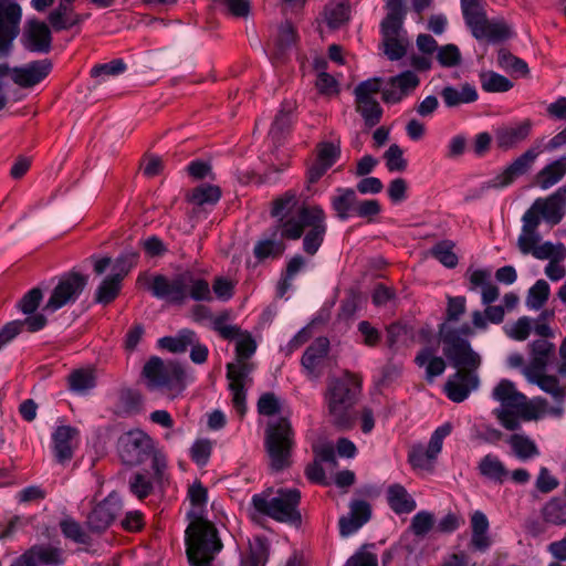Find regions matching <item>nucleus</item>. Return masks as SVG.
I'll list each match as a JSON object with an SVG mask.
<instances>
[{"mask_svg": "<svg viewBox=\"0 0 566 566\" xmlns=\"http://www.w3.org/2000/svg\"><path fill=\"white\" fill-rule=\"evenodd\" d=\"M384 53L390 61L400 60L407 53L409 40L403 27H380Z\"/></svg>", "mask_w": 566, "mask_h": 566, "instance_id": "24", "label": "nucleus"}, {"mask_svg": "<svg viewBox=\"0 0 566 566\" xmlns=\"http://www.w3.org/2000/svg\"><path fill=\"white\" fill-rule=\"evenodd\" d=\"M549 293L551 287L545 280L536 281L535 284L528 290L526 296V306L530 310L535 311L542 308L548 300Z\"/></svg>", "mask_w": 566, "mask_h": 566, "instance_id": "49", "label": "nucleus"}, {"mask_svg": "<svg viewBox=\"0 0 566 566\" xmlns=\"http://www.w3.org/2000/svg\"><path fill=\"white\" fill-rule=\"evenodd\" d=\"M155 442L139 429L124 432L117 440V453L122 462L129 467L139 465L154 453Z\"/></svg>", "mask_w": 566, "mask_h": 566, "instance_id": "11", "label": "nucleus"}, {"mask_svg": "<svg viewBox=\"0 0 566 566\" xmlns=\"http://www.w3.org/2000/svg\"><path fill=\"white\" fill-rule=\"evenodd\" d=\"M373 547L374 545H364L344 566H378L377 555L370 551Z\"/></svg>", "mask_w": 566, "mask_h": 566, "instance_id": "64", "label": "nucleus"}, {"mask_svg": "<svg viewBox=\"0 0 566 566\" xmlns=\"http://www.w3.org/2000/svg\"><path fill=\"white\" fill-rule=\"evenodd\" d=\"M465 297L464 296H455V297H449L448 300V308H447V316L448 319L440 326L439 334L441 335V328L443 325H448V327L451 331H454L457 333V336L462 338L460 335L469 336L473 334V328L469 325H463L459 329H454L450 326V322H458L460 317L465 312Z\"/></svg>", "mask_w": 566, "mask_h": 566, "instance_id": "40", "label": "nucleus"}, {"mask_svg": "<svg viewBox=\"0 0 566 566\" xmlns=\"http://www.w3.org/2000/svg\"><path fill=\"white\" fill-rule=\"evenodd\" d=\"M21 7L13 0H0V56L9 54L20 31Z\"/></svg>", "mask_w": 566, "mask_h": 566, "instance_id": "15", "label": "nucleus"}, {"mask_svg": "<svg viewBox=\"0 0 566 566\" xmlns=\"http://www.w3.org/2000/svg\"><path fill=\"white\" fill-rule=\"evenodd\" d=\"M329 350V342L326 337L316 338L305 350L302 357V366L307 376L318 379L323 373L325 358Z\"/></svg>", "mask_w": 566, "mask_h": 566, "instance_id": "22", "label": "nucleus"}, {"mask_svg": "<svg viewBox=\"0 0 566 566\" xmlns=\"http://www.w3.org/2000/svg\"><path fill=\"white\" fill-rule=\"evenodd\" d=\"M268 544L262 537L250 541L249 548L240 556V566H265L268 563Z\"/></svg>", "mask_w": 566, "mask_h": 566, "instance_id": "41", "label": "nucleus"}, {"mask_svg": "<svg viewBox=\"0 0 566 566\" xmlns=\"http://www.w3.org/2000/svg\"><path fill=\"white\" fill-rule=\"evenodd\" d=\"M471 523V545L475 551L486 552L492 539L489 534L490 523L488 516L482 511H474L470 518Z\"/></svg>", "mask_w": 566, "mask_h": 566, "instance_id": "30", "label": "nucleus"}, {"mask_svg": "<svg viewBox=\"0 0 566 566\" xmlns=\"http://www.w3.org/2000/svg\"><path fill=\"white\" fill-rule=\"evenodd\" d=\"M358 197L352 188H337L336 195L332 198V208L339 220L346 221L355 212Z\"/></svg>", "mask_w": 566, "mask_h": 566, "instance_id": "36", "label": "nucleus"}, {"mask_svg": "<svg viewBox=\"0 0 566 566\" xmlns=\"http://www.w3.org/2000/svg\"><path fill=\"white\" fill-rule=\"evenodd\" d=\"M70 389L78 395H84L95 387V377L93 371L78 369L69 376Z\"/></svg>", "mask_w": 566, "mask_h": 566, "instance_id": "48", "label": "nucleus"}, {"mask_svg": "<svg viewBox=\"0 0 566 566\" xmlns=\"http://www.w3.org/2000/svg\"><path fill=\"white\" fill-rule=\"evenodd\" d=\"M453 247L454 244L451 241L443 240L434 244L430 253L441 264L449 269H452L458 264V256L453 252Z\"/></svg>", "mask_w": 566, "mask_h": 566, "instance_id": "52", "label": "nucleus"}, {"mask_svg": "<svg viewBox=\"0 0 566 566\" xmlns=\"http://www.w3.org/2000/svg\"><path fill=\"white\" fill-rule=\"evenodd\" d=\"M522 231L517 239V247L523 254H530L534 251L537 243L541 242L538 232L539 223L531 214H523Z\"/></svg>", "mask_w": 566, "mask_h": 566, "instance_id": "37", "label": "nucleus"}, {"mask_svg": "<svg viewBox=\"0 0 566 566\" xmlns=\"http://www.w3.org/2000/svg\"><path fill=\"white\" fill-rule=\"evenodd\" d=\"M390 509L397 514L410 513L416 509V501L401 484H392L387 490Z\"/></svg>", "mask_w": 566, "mask_h": 566, "instance_id": "39", "label": "nucleus"}, {"mask_svg": "<svg viewBox=\"0 0 566 566\" xmlns=\"http://www.w3.org/2000/svg\"><path fill=\"white\" fill-rule=\"evenodd\" d=\"M360 392L359 379L349 373L328 382L325 400L331 421L340 428L353 423L352 409Z\"/></svg>", "mask_w": 566, "mask_h": 566, "instance_id": "8", "label": "nucleus"}, {"mask_svg": "<svg viewBox=\"0 0 566 566\" xmlns=\"http://www.w3.org/2000/svg\"><path fill=\"white\" fill-rule=\"evenodd\" d=\"M191 518L186 531L187 555L191 566H212L211 562L221 551L222 543L213 524L203 518L207 504V490L201 483H193L188 490Z\"/></svg>", "mask_w": 566, "mask_h": 566, "instance_id": "4", "label": "nucleus"}, {"mask_svg": "<svg viewBox=\"0 0 566 566\" xmlns=\"http://www.w3.org/2000/svg\"><path fill=\"white\" fill-rule=\"evenodd\" d=\"M528 382L538 386L551 395L555 406L551 407L545 398L527 397L520 392L515 385L507 379H502L493 389L492 398L500 402V407L493 410V415L500 424L510 431L521 428V421H531L545 416L560 417L564 412V399L566 387L559 385L556 376L546 375L545 371L525 377Z\"/></svg>", "mask_w": 566, "mask_h": 566, "instance_id": "1", "label": "nucleus"}, {"mask_svg": "<svg viewBox=\"0 0 566 566\" xmlns=\"http://www.w3.org/2000/svg\"><path fill=\"white\" fill-rule=\"evenodd\" d=\"M293 431L290 421L281 417L271 421L266 429L265 448L273 471H282L291 465Z\"/></svg>", "mask_w": 566, "mask_h": 566, "instance_id": "10", "label": "nucleus"}, {"mask_svg": "<svg viewBox=\"0 0 566 566\" xmlns=\"http://www.w3.org/2000/svg\"><path fill=\"white\" fill-rule=\"evenodd\" d=\"M52 69L48 60L29 63L24 67H17L12 71V80L22 87H31L45 78Z\"/></svg>", "mask_w": 566, "mask_h": 566, "instance_id": "26", "label": "nucleus"}, {"mask_svg": "<svg viewBox=\"0 0 566 566\" xmlns=\"http://www.w3.org/2000/svg\"><path fill=\"white\" fill-rule=\"evenodd\" d=\"M235 363L227 365V377L229 379V389L231 391L232 405L235 412L243 417L247 410L245 406V380L251 373V365L247 361L256 350V343L248 332L239 329L235 335Z\"/></svg>", "mask_w": 566, "mask_h": 566, "instance_id": "7", "label": "nucleus"}, {"mask_svg": "<svg viewBox=\"0 0 566 566\" xmlns=\"http://www.w3.org/2000/svg\"><path fill=\"white\" fill-rule=\"evenodd\" d=\"M370 518V505L365 501H354L347 516L339 520L342 536H350L356 533Z\"/></svg>", "mask_w": 566, "mask_h": 566, "instance_id": "27", "label": "nucleus"}, {"mask_svg": "<svg viewBox=\"0 0 566 566\" xmlns=\"http://www.w3.org/2000/svg\"><path fill=\"white\" fill-rule=\"evenodd\" d=\"M533 126V120L525 118L496 128L494 132L496 147L501 150L516 148L530 137Z\"/></svg>", "mask_w": 566, "mask_h": 566, "instance_id": "17", "label": "nucleus"}, {"mask_svg": "<svg viewBox=\"0 0 566 566\" xmlns=\"http://www.w3.org/2000/svg\"><path fill=\"white\" fill-rule=\"evenodd\" d=\"M387 15L380 27H402L406 15L403 0H387Z\"/></svg>", "mask_w": 566, "mask_h": 566, "instance_id": "55", "label": "nucleus"}, {"mask_svg": "<svg viewBox=\"0 0 566 566\" xmlns=\"http://www.w3.org/2000/svg\"><path fill=\"white\" fill-rule=\"evenodd\" d=\"M448 107H455L461 104L473 103L478 99L476 88L471 84H463L460 87L446 86L440 93Z\"/></svg>", "mask_w": 566, "mask_h": 566, "instance_id": "38", "label": "nucleus"}, {"mask_svg": "<svg viewBox=\"0 0 566 566\" xmlns=\"http://www.w3.org/2000/svg\"><path fill=\"white\" fill-rule=\"evenodd\" d=\"M541 154L539 148H528L521 156L515 158L501 174L488 181L483 189L505 188L510 186L517 177L526 174Z\"/></svg>", "mask_w": 566, "mask_h": 566, "instance_id": "16", "label": "nucleus"}, {"mask_svg": "<svg viewBox=\"0 0 566 566\" xmlns=\"http://www.w3.org/2000/svg\"><path fill=\"white\" fill-rule=\"evenodd\" d=\"M470 30L475 39H486L492 42L505 40L511 35V30L504 21H490L486 19L485 13L475 24L470 27Z\"/></svg>", "mask_w": 566, "mask_h": 566, "instance_id": "28", "label": "nucleus"}, {"mask_svg": "<svg viewBox=\"0 0 566 566\" xmlns=\"http://www.w3.org/2000/svg\"><path fill=\"white\" fill-rule=\"evenodd\" d=\"M147 386L151 390H164L176 397L186 386V374L182 367L175 361H164L159 357H151L143 369Z\"/></svg>", "mask_w": 566, "mask_h": 566, "instance_id": "9", "label": "nucleus"}, {"mask_svg": "<svg viewBox=\"0 0 566 566\" xmlns=\"http://www.w3.org/2000/svg\"><path fill=\"white\" fill-rule=\"evenodd\" d=\"M533 329L532 319L527 316L520 317L513 324L504 326L505 334L514 340H525Z\"/></svg>", "mask_w": 566, "mask_h": 566, "instance_id": "58", "label": "nucleus"}, {"mask_svg": "<svg viewBox=\"0 0 566 566\" xmlns=\"http://www.w3.org/2000/svg\"><path fill=\"white\" fill-rule=\"evenodd\" d=\"M566 189L559 187L555 192L534 200L524 214H531L537 223L543 219L551 227L558 224L565 216Z\"/></svg>", "mask_w": 566, "mask_h": 566, "instance_id": "13", "label": "nucleus"}, {"mask_svg": "<svg viewBox=\"0 0 566 566\" xmlns=\"http://www.w3.org/2000/svg\"><path fill=\"white\" fill-rule=\"evenodd\" d=\"M78 430L72 426H59L52 432V450L61 464L69 462L77 446Z\"/></svg>", "mask_w": 566, "mask_h": 566, "instance_id": "20", "label": "nucleus"}, {"mask_svg": "<svg viewBox=\"0 0 566 566\" xmlns=\"http://www.w3.org/2000/svg\"><path fill=\"white\" fill-rule=\"evenodd\" d=\"M282 401L273 392L261 395L258 401V411L262 416L272 417L281 412Z\"/></svg>", "mask_w": 566, "mask_h": 566, "instance_id": "63", "label": "nucleus"}, {"mask_svg": "<svg viewBox=\"0 0 566 566\" xmlns=\"http://www.w3.org/2000/svg\"><path fill=\"white\" fill-rule=\"evenodd\" d=\"M476 470L482 479L494 484H503L510 475L504 462L494 453L483 455L476 464Z\"/></svg>", "mask_w": 566, "mask_h": 566, "instance_id": "29", "label": "nucleus"}, {"mask_svg": "<svg viewBox=\"0 0 566 566\" xmlns=\"http://www.w3.org/2000/svg\"><path fill=\"white\" fill-rule=\"evenodd\" d=\"M301 492L295 488H268L252 496L251 503L255 512L274 521L289 524H300L298 504Z\"/></svg>", "mask_w": 566, "mask_h": 566, "instance_id": "6", "label": "nucleus"}, {"mask_svg": "<svg viewBox=\"0 0 566 566\" xmlns=\"http://www.w3.org/2000/svg\"><path fill=\"white\" fill-rule=\"evenodd\" d=\"M469 290H481V302L483 305L492 304L499 298L500 291L496 285L491 282L492 272L489 269H475L468 271Z\"/></svg>", "mask_w": 566, "mask_h": 566, "instance_id": "25", "label": "nucleus"}, {"mask_svg": "<svg viewBox=\"0 0 566 566\" xmlns=\"http://www.w3.org/2000/svg\"><path fill=\"white\" fill-rule=\"evenodd\" d=\"M271 216L277 220L282 237L292 241L302 238V249L310 256L318 252L327 232V217L321 206L301 203L290 190L273 201Z\"/></svg>", "mask_w": 566, "mask_h": 566, "instance_id": "2", "label": "nucleus"}, {"mask_svg": "<svg viewBox=\"0 0 566 566\" xmlns=\"http://www.w3.org/2000/svg\"><path fill=\"white\" fill-rule=\"evenodd\" d=\"M210 324L211 328L224 339L235 338L240 329L237 325L229 324V314L227 312L213 316Z\"/></svg>", "mask_w": 566, "mask_h": 566, "instance_id": "60", "label": "nucleus"}, {"mask_svg": "<svg viewBox=\"0 0 566 566\" xmlns=\"http://www.w3.org/2000/svg\"><path fill=\"white\" fill-rule=\"evenodd\" d=\"M21 40L24 48L31 52L46 53L51 49V31L42 21L29 20Z\"/></svg>", "mask_w": 566, "mask_h": 566, "instance_id": "21", "label": "nucleus"}, {"mask_svg": "<svg viewBox=\"0 0 566 566\" xmlns=\"http://www.w3.org/2000/svg\"><path fill=\"white\" fill-rule=\"evenodd\" d=\"M122 277L111 274L106 276L95 292V301L99 304H109L113 302L120 291Z\"/></svg>", "mask_w": 566, "mask_h": 566, "instance_id": "45", "label": "nucleus"}, {"mask_svg": "<svg viewBox=\"0 0 566 566\" xmlns=\"http://www.w3.org/2000/svg\"><path fill=\"white\" fill-rule=\"evenodd\" d=\"M126 71V64L122 59H115L108 63L97 64L91 70L93 77L105 80L108 76H116Z\"/></svg>", "mask_w": 566, "mask_h": 566, "instance_id": "59", "label": "nucleus"}, {"mask_svg": "<svg viewBox=\"0 0 566 566\" xmlns=\"http://www.w3.org/2000/svg\"><path fill=\"white\" fill-rule=\"evenodd\" d=\"M420 84L419 76L413 71H405L389 78L382 88V99L388 104H396L411 94Z\"/></svg>", "mask_w": 566, "mask_h": 566, "instance_id": "19", "label": "nucleus"}, {"mask_svg": "<svg viewBox=\"0 0 566 566\" xmlns=\"http://www.w3.org/2000/svg\"><path fill=\"white\" fill-rule=\"evenodd\" d=\"M150 290L155 297L174 305H182L188 298L196 302L213 300L209 282L191 271L174 276L155 275Z\"/></svg>", "mask_w": 566, "mask_h": 566, "instance_id": "5", "label": "nucleus"}, {"mask_svg": "<svg viewBox=\"0 0 566 566\" xmlns=\"http://www.w3.org/2000/svg\"><path fill=\"white\" fill-rule=\"evenodd\" d=\"M386 160V167L389 171H403L407 168V160L403 158L402 149L397 145L392 144L384 154Z\"/></svg>", "mask_w": 566, "mask_h": 566, "instance_id": "62", "label": "nucleus"}, {"mask_svg": "<svg viewBox=\"0 0 566 566\" xmlns=\"http://www.w3.org/2000/svg\"><path fill=\"white\" fill-rule=\"evenodd\" d=\"M120 510V497L112 492L92 510L87 517V526L93 532H102L114 522Z\"/></svg>", "mask_w": 566, "mask_h": 566, "instance_id": "18", "label": "nucleus"}, {"mask_svg": "<svg viewBox=\"0 0 566 566\" xmlns=\"http://www.w3.org/2000/svg\"><path fill=\"white\" fill-rule=\"evenodd\" d=\"M443 354L458 370L448 378L444 384V392L454 402L464 401L469 395L476 390L480 384L475 370L481 364V358L470 343L457 336L448 325L441 328Z\"/></svg>", "mask_w": 566, "mask_h": 566, "instance_id": "3", "label": "nucleus"}, {"mask_svg": "<svg viewBox=\"0 0 566 566\" xmlns=\"http://www.w3.org/2000/svg\"><path fill=\"white\" fill-rule=\"evenodd\" d=\"M452 426L446 422L439 426L431 434L427 446L421 443L410 448L408 462L416 470L431 471L441 453L443 440L451 433Z\"/></svg>", "mask_w": 566, "mask_h": 566, "instance_id": "12", "label": "nucleus"}, {"mask_svg": "<svg viewBox=\"0 0 566 566\" xmlns=\"http://www.w3.org/2000/svg\"><path fill=\"white\" fill-rule=\"evenodd\" d=\"M139 253L133 249L125 250L113 265V274L124 276L137 264Z\"/></svg>", "mask_w": 566, "mask_h": 566, "instance_id": "57", "label": "nucleus"}, {"mask_svg": "<svg viewBox=\"0 0 566 566\" xmlns=\"http://www.w3.org/2000/svg\"><path fill=\"white\" fill-rule=\"evenodd\" d=\"M382 81L379 77L360 82L354 91L355 99H375V95L382 92Z\"/></svg>", "mask_w": 566, "mask_h": 566, "instance_id": "61", "label": "nucleus"}, {"mask_svg": "<svg viewBox=\"0 0 566 566\" xmlns=\"http://www.w3.org/2000/svg\"><path fill=\"white\" fill-rule=\"evenodd\" d=\"M284 240L286 238L281 235V231L279 230V222L271 230V233L268 238L260 240L254 245V255L259 260H264L268 258H279L285 251Z\"/></svg>", "mask_w": 566, "mask_h": 566, "instance_id": "32", "label": "nucleus"}, {"mask_svg": "<svg viewBox=\"0 0 566 566\" xmlns=\"http://www.w3.org/2000/svg\"><path fill=\"white\" fill-rule=\"evenodd\" d=\"M295 39L296 34L294 28L289 22L281 24L273 40V54L275 57L281 59L285 51L295 43Z\"/></svg>", "mask_w": 566, "mask_h": 566, "instance_id": "46", "label": "nucleus"}, {"mask_svg": "<svg viewBox=\"0 0 566 566\" xmlns=\"http://www.w3.org/2000/svg\"><path fill=\"white\" fill-rule=\"evenodd\" d=\"M541 514L545 523L566 525V500L563 496L552 497L543 505Z\"/></svg>", "mask_w": 566, "mask_h": 566, "instance_id": "42", "label": "nucleus"}, {"mask_svg": "<svg viewBox=\"0 0 566 566\" xmlns=\"http://www.w3.org/2000/svg\"><path fill=\"white\" fill-rule=\"evenodd\" d=\"M357 112L363 117L365 124L369 127L380 122L382 109L377 99H355Z\"/></svg>", "mask_w": 566, "mask_h": 566, "instance_id": "47", "label": "nucleus"}, {"mask_svg": "<svg viewBox=\"0 0 566 566\" xmlns=\"http://www.w3.org/2000/svg\"><path fill=\"white\" fill-rule=\"evenodd\" d=\"M531 254L538 260L563 261L566 256V248L563 243L554 244L551 241H546L541 244L537 243Z\"/></svg>", "mask_w": 566, "mask_h": 566, "instance_id": "50", "label": "nucleus"}, {"mask_svg": "<svg viewBox=\"0 0 566 566\" xmlns=\"http://www.w3.org/2000/svg\"><path fill=\"white\" fill-rule=\"evenodd\" d=\"M221 191L219 187L205 185L193 189L190 200L192 203L198 206L214 205L219 201Z\"/></svg>", "mask_w": 566, "mask_h": 566, "instance_id": "53", "label": "nucleus"}, {"mask_svg": "<svg viewBox=\"0 0 566 566\" xmlns=\"http://www.w3.org/2000/svg\"><path fill=\"white\" fill-rule=\"evenodd\" d=\"M512 454L520 461H528L539 457L541 452L536 442L525 433H513L506 439Z\"/></svg>", "mask_w": 566, "mask_h": 566, "instance_id": "35", "label": "nucleus"}, {"mask_svg": "<svg viewBox=\"0 0 566 566\" xmlns=\"http://www.w3.org/2000/svg\"><path fill=\"white\" fill-rule=\"evenodd\" d=\"M87 284V276L71 272L63 275L54 287L44 310L53 313L63 306L74 303Z\"/></svg>", "mask_w": 566, "mask_h": 566, "instance_id": "14", "label": "nucleus"}, {"mask_svg": "<svg viewBox=\"0 0 566 566\" xmlns=\"http://www.w3.org/2000/svg\"><path fill=\"white\" fill-rule=\"evenodd\" d=\"M481 86L485 92L502 93L507 92L513 86L512 82L495 72H485L481 74Z\"/></svg>", "mask_w": 566, "mask_h": 566, "instance_id": "51", "label": "nucleus"}, {"mask_svg": "<svg viewBox=\"0 0 566 566\" xmlns=\"http://www.w3.org/2000/svg\"><path fill=\"white\" fill-rule=\"evenodd\" d=\"M530 361L522 369L525 377L546 371L555 353V345L548 339H536L530 344Z\"/></svg>", "mask_w": 566, "mask_h": 566, "instance_id": "23", "label": "nucleus"}, {"mask_svg": "<svg viewBox=\"0 0 566 566\" xmlns=\"http://www.w3.org/2000/svg\"><path fill=\"white\" fill-rule=\"evenodd\" d=\"M75 1L60 0L57 7L49 13L48 21L55 31L70 29L81 21L72 7Z\"/></svg>", "mask_w": 566, "mask_h": 566, "instance_id": "31", "label": "nucleus"}, {"mask_svg": "<svg viewBox=\"0 0 566 566\" xmlns=\"http://www.w3.org/2000/svg\"><path fill=\"white\" fill-rule=\"evenodd\" d=\"M566 175V155L545 165L535 177V185L547 190L557 185Z\"/></svg>", "mask_w": 566, "mask_h": 566, "instance_id": "33", "label": "nucleus"}, {"mask_svg": "<svg viewBox=\"0 0 566 566\" xmlns=\"http://www.w3.org/2000/svg\"><path fill=\"white\" fill-rule=\"evenodd\" d=\"M32 554L36 563H42L50 566H59L63 563L62 551L49 545H41L32 547Z\"/></svg>", "mask_w": 566, "mask_h": 566, "instance_id": "56", "label": "nucleus"}, {"mask_svg": "<svg viewBox=\"0 0 566 566\" xmlns=\"http://www.w3.org/2000/svg\"><path fill=\"white\" fill-rule=\"evenodd\" d=\"M217 8L234 18H247L250 13L249 0H213Z\"/></svg>", "mask_w": 566, "mask_h": 566, "instance_id": "54", "label": "nucleus"}, {"mask_svg": "<svg viewBox=\"0 0 566 566\" xmlns=\"http://www.w3.org/2000/svg\"><path fill=\"white\" fill-rule=\"evenodd\" d=\"M415 363L426 370V380L433 382L434 378L441 376L446 370V361L436 355L431 347L422 348L415 357Z\"/></svg>", "mask_w": 566, "mask_h": 566, "instance_id": "34", "label": "nucleus"}, {"mask_svg": "<svg viewBox=\"0 0 566 566\" xmlns=\"http://www.w3.org/2000/svg\"><path fill=\"white\" fill-rule=\"evenodd\" d=\"M196 333L191 329H181L176 336L161 337L158 340L159 347L171 353H185L190 344L195 342Z\"/></svg>", "mask_w": 566, "mask_h": 566, "instance_id": "43", "label": "nucleus"}, {"mask_svg": "<svg viewBox=\"0 0 566 566\" xmlns=\"http://www.w3.org/2000/svg\"><path fill=\"white\" fill-rule=\"evenodd\" d=\"M349 19V4L346 0H335L325 8V20L331 29H338Z\"/></svg>", "mask_w": 566, "mask_h": 566, "instance_id": "44", "label": "nucleus"}]
</instances>
